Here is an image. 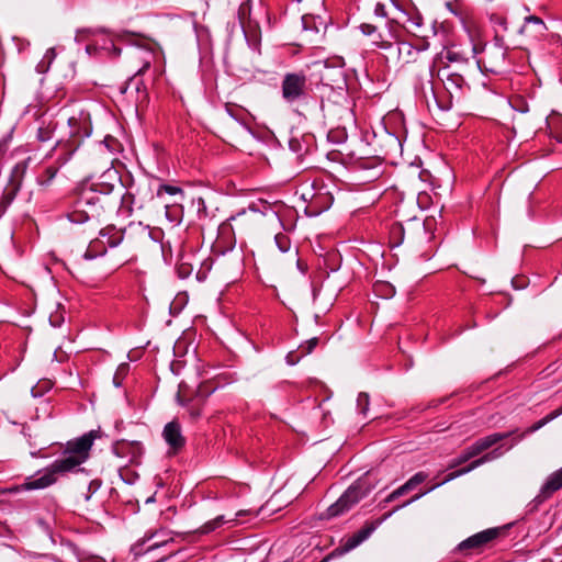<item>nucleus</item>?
<instances>
[{
  "label": "nucleus",
  "mask_w": 562,
  "mask_h": 562,
  "mask_svg": "<svg viewBox=\"0 0 562 562\" xmlns=\"http://www.w3.org/2000/svg\"><path fill=\"white\" fill-rule=\"evenodd\" d=\"M100 429L91 430L80 438L67 442L61 458L55 460L40 476H29L19 486L8 490L9 492L42 490L50 486L57 480L58 474H66L80 467L89 458V452L94 439L101 438Z\"/></svg>",
  "instance_id": "nucleus-1"
},
{
  "label": "nucleus",
  "mask_w": 562,
  "mask_h": 562,
  "mask_svg": "<svg viewBox=\"0 0 562 562\" xmlns=\"http://www.w3.org/2000/svg\"><path fill=\"white\" fill-rule=\"evenodd\" d=\"M477 67L484 72L502 74L508 67V48L504 38L496 35L493 43L485 44L480 50L472 46Z\"/></svg>",
  "instance_id": "nucleus-2"
},
{
  "label": "nucleus",
  "mask_w": 562,
  "mask_h": 562,
  "mask_svg": "<svg viewBox=\"0 0 562 562\" xmlns=\"http://www.w3.org/2000/svg\"><path fill=\"white\" fill-rule=\"evenodd\" d=\"M123 165L116 158L111 160V167H108V195L114 193L112 198L115 204L119 203L117 215L127 218L133 212L135 199L131 193L125 192L120 168Z\"/></svg>",
  "instance_id": "nucleus-3"
},
{
  "label": "nucleus",
  "mask_w": 562,
  "mask_h": 562,
  "mask_svg": "<svg viewBox=\"0 0 562 562\" xmlns=\"http://www.w3.org/2000/svg\"><path fill=\"white\" fill-rule=\"evenodd\" d=\"M374 487L369 473L359 477L326 512L327 518L340 516L364 498Z\"/></svg>",
  "instance_id": "nucleus-4"
},
{
  "label": "nucleus",
  "mask_w": 562,
  "mask_h": 562,
  "mask_svg": "<svg viewBox=\"0 0 562 562\" xmlns=\"http://www.w3.org/2000/svg\"><path fill=\"white\" fill-rule=\"evenodd\" d=\"M432 220L422 222L417 218L409 220L405 225L396 223L392 226L391 235L393 239L400 237L397 244L405 240L411 244L429 241L432 238Z\"/></svg>",
  "instance_id": "nucleus-5"
},
{
  "label": "nucleus",
  "mask_w": 562,
  "mask_h": 562,
  "mask_svg": "<svg viewBox=\"0 0 562 562\" xmlns=\"http://www.w3.org/2000/svg\"><path fill=\"white\" fill-rule=\"evenodd\" d=\"M283 100L289 103H299L307 98L308 80L303 71L286 72L281 82Z\"/></svg>",
  "instance_id": "nucleus-6"
},
{
  "label": "nucleus",
  "mask_w": 562,
  "mask_h": 562,
  "mask_svg": "<svg viewBox=\"0 0 562 562\" xmlns=\"http://www.w3.org/2000/svg\"><path fill=\"white\" fill-rule=\"evenodd\" d=\"M213 391L214 389H211L209 385L201 384L193 395L187 396L183 392H179L177 398L179 404L188 408L190 416L196 419L201 416L205 400Z\"/></svg>",
  "instance_id": "nucleus-7"
},
{
  "label": "nucleus",
  "mask_w": 562,
  "mask_h": 562,
  "mask_svg": "<svg viewBox=\"0 0 562 562\" xmlns=\"http://www.w3.org/2000/svg\"><path fill=\"white\" fill-rule=\"evenodd\" d=\"M501 529L490 528L480 531L459 543L458 550L465 552H477L483 550L490 542L498 537Z\"/></svg>",
  "instance_id": "nucleus-8"
},
{
  "label": "nucleus",
  "mask_w": 562,
  "mask_h": 562,
  "mask_svg": "<svg viewBox=\"0 0 562 562\" xmlns=\"http://www.w3.org/2000/svg\"><path fill=\"white\" fill-rule=\"evenodd\" d=\"M133 44V34L126 31H108V58L120 56L124 47Z\"/></svg>",
  "instance_id": "nucleus-9"
},
{
  "label": "nucleus",
  "mask_w": 562,
  "mask_h": 562,
  "mask_svg": "<svg viewBox=\"0 0 562 562\" xmlns=\"http://www.w3.org/2000/svg\"><path fill=\"white\" fill-rule=\"evenodd\" d=\"M441 80L447 89V91L453 95L454 93L461 94L464 89H469V85L467 83L464 77L453 71L449 66L443 67L441 70Z\"/></svg>",
  "instance_id": "nucleus-10"
},
{
  "label": "nucleus",
  "mask_w": 562,
  "mask_h": 562,
  "mask_svg": "<svg viewBox=\"0 0 562 562\" xmlns=\"http://www.w3.org/2000/svg\"><path fill=\"white\" fill-rule=\"evenodd\" d=\"M112 452L117 458L134 461L142 453V443L136 440H116L112 446Z\"/></svg>",
  "instance_id": "nucleus-11"
},
{
  "label": "nucleus",
  "mask_w": 562,
  "mask_h": 562,
  "mask_svg": "<svg viewBox=\"0 0 562 562\" xmlns=\"http://www.w3.org/2000/svg\"><path fill=\"white\" fill-rule=\"evenodd\" d=\"M162 436L172 452H178L186 445V438L182 435L181 426L176 420H172L165 426Z\"/></svg>",
  "instance_id": "nucleus-12"
},
{
  "label": "nucleus",
  "mask_w": 562,
  "mask_h": 562,
  "mask_svg": "<svg viewBox=\"0 0 562 562\" xmlns=\"http://www.w3.org/2000/svg\"><path fill=\"white\" fill-rule=\"evenodd\" d=\"M562 488V468L552 473L542 485L533 502L539 505L550 498L557 491Z\"/></svg>",
  "instance_id": "nucleus-13"
},
{
  "label": "nucleus",
  "mask_w": 562,
  "mask_h": 562,
  "mask_svg": "<svg viewBox=\"0 0 562 562\" xmlns=\"http://www.w3.org/2000/svg\"><path fill=\"white\" fill-rule=\"evenodd\" d=\"M501 454H502L501 448H496L493 451L485 453L483 457L472 461L468 467L449 473L447 475V477L443 480V483L454 480L463 474H467V473L471 472L472 470L476 469L477 467L484 464L485 462L496 459Z\"/></svg>",
  "instance_id": "nucleus-14"
},
{
  "label": "nucleus",
  "mask_w": 562,
  "mask_h": 562,
  "mask_svg": "<svg viewBox=\"0 0 562 562\" xmlns=\"http://www.w3.org/2000/svg\"><path fill=\"white\" fill-rule=\"evenodd\" d=\"M428 477V474L425 472L415 473L406 483L401 485L398 488L393 491L386 498V503H391L396 498L407 494L408 492L416 488L419 484L424 483Z\"/></svg>",
  "instance_id": "nucleus-15"
},
{
  "label": "nucleus",
  "mask_w": 562,
  "mask_h": 562,
  "mask_svg": "<svg viewBox=\"0 0 562 562\" xmlns=\"http://www.w3.org/2000/svg\"><path fill=\"white\" fill-rule=\"evenodd\" d=\"M104 192L105 187L103 183H87L82 189L80 203H85L93 207L97 203L101 202L100 195H102Z\"/></svg>",
  "instance_id": "nucleus-16"
},
{
  "label": "nucleus",
  "mask_w": 562,
  "mask_h": 562,
  "mask_svg": "<svg viewBox=\"0 0 562 562\" xmlns=\"http://www.w3.org/2000/svg\"><path fill=\"white\" fill-rule=\"evenodd\" d=\"M130 370H131L130 363L122 362L117 366V368L114 372L113 379H112L113 386L122 390V396L126 403H128V398H127V390H126V385H125L124 381L128 376Z\"/></svg>",
  "instance_id": "nucleus-17"
},
{
  "label": "nucleus",
  "mask_w": 562,
  "mask_h": 562,
  "mask_svg": "<svg viewBox=\"0 0 562 562\" xmlns=\"http://www.w3.org/2000/svg\"><path fill=\"white\" fill-rule=\"evenodd\" d=\"M375 530L374 524L366 525L363 528L353 533L350 538L345 542V550L349 551L358 547L364 540H367L371 533Z\"/></svg>",
  "instance_id": "nucleus-18"
},
{
  "label": "nucleus",
  "mask_w": 562,
  "mask_h": 562,
  "mask_svg": "<svg viewBox=\"0 0 562 562\" xmlns=\"http://www.w3.org/2000/svg\"><path fill=\"white\" fill-rule=\"evenodd\" d=\"M513 434H514V431L494 432V434H491L488 436L477 439L476 442L483 452V451L487 450L488 448L493 447L494 445L501 442L502 440L509 438Z\"/></svg>",
  "instance_id": "nucleus-19"
},
{
  "label": "nucleus",
  "mask_w": 562,
  "mask_h": 562,
  "mask_svg": "<svg viewBox=\"0 0 562 562\" xmlns=\"http://www.w3.org/2000/svg\"><path fill=\"white\" fill-rule=\"evenodd\" d=\"M531 25L535 27L536 35H543L547 31V26L540 18L536 15H529L525 18V23L520 29V33L527 34Z\"/></svg>",
  "instance_id": "nucleus-20"
},
{
  "label": "nucleus",
  "mask_w": 562,
  "mask_h": 562,
  "mask_svg": "<svg viewBox=\"0 0 562 562\" xmlns=\"http://www.w3.org/2000/svg\"><path fill=\"white\" fill-rule=\"evenodd\" d=\"M236 518L231 519L229 521H235ZM228 520H225V517L223 515H220L215 517L214 519L206 521L204 525H202L195 532L199 535H209L220 527H222L225 522Z\"/></svg>",
  "instance_id": "nucleus-21"
},
{
  "label": "nucleus",
  "mask_w": 562,
  "mask_h": 562,
  "mask_svg": "<svg viewBox=\"0 0 562 562\" xmlns=\"http://www.w3.org/2000/svg\"><path fill=\"white\" fill-rule=\"evenodd\" d=\"M105 254V245L100 238H95L90 241L86 252V259H94L97 257L103 256Z\"/></svg>",
  "instance_id": "nucleus-22"
},
{
  "label": "nucleus",
  "mask_w": 562,
  "mask_h": 562,
  "mask_svg": "<svg viewBox=\"0 0 562 562\" xmlns=\"http://www.w3.org/2000/svg\"><path fill=\"white\" fill-rule=\"evenodd\" d=\"M165 215L171 225L179 224L182 217V209L178 204H164Z\"/></svg>",
  "instance_id": "nucleus-23"
},
{
  "label": "nucleus",
  "mask_w": 562,
  "mask_h": 562,
  "mask_svg": "<svg viewBox=\"0 0 562 562\" xmlns=\"http://www.w3.org/2000/svg\"><path fill=\"white\" fill-rule=\"evenodd\" d=\"M108 248H114L123 240V229H116L114 224L108 225Z\"/></svg>",
  "instance_id": "nucleus-24"
},
{
  "label": "nucleus",
  "mask_w": 562,
  "mask_h": 562,
  "mask_svg": "<svg viewBox=\"0 0 562 562\" xmlns=\"http://www.w3.org/2000/svg\"><path fill=\"white\" fill-rule=\"evenodd\" d=\"M16 192H18V188H15V187L4 190V192L0 199V217L7 212L8 207L15 199Z\"/></svg>",
  "instance_id": "nucleus-25"
},
{
  "label": "nucleus",
  "mask_w": 562,
  "mask_h": 562,
  "mask_svg": "<svg viewBox=\"0 0 562 562\" xmlns=\"http://www.w3.org/2000/svg\"><path fill=\"white\" fill-rule=\"evenodd\" d=\"M87 119H88V115L85 114V113H81L79 119H77L75 116H70L68 119V124H69V126L72 130L71 131V135L72 136L88 137L90 135V131H88V127H85L82 133H81V131L79 128H77L78 122L79 121H85L86 122Z\"/></svg>",
  "instance_id": "nucleus-26"
},
{
  "label": "nucleus",
  "mask_w": 562,
  "mask_h": 562,
  "mask_svg": "<svg viewBox=\"0 0 562 562\" xmlns=\"http://www.w3.org/2000/svg\"><path fill=\"white\" fill-rule=\"evenodd\" d=\"M443 58H446L450 63H459V64L468 63L467 54H464L461 50L456 49V46L447 48L445 52Z\"/></svg>",
  "instance_id": "nucleus-27"
},
{
  "label": "nucleus",
  "mask_w": 562,
  "mask_h": 562,
  "mask_svg": "<svg viewBox=\"0 0 562 562\" xmlns=\"http://www.w3.org/2000/svg\"><path fill=\"white\" fill-rule=\"evenodd\" d=\"M58 172V167L52 165L44 168L43 172L38 175L37 182L41 186H47L55 178Z\"/></svg>",
  "instance_id": "nucleus-28"
},
{
  "label": "nucleus",
  "mask_w": 562,
  "mask_h": 562,
  "mask_svg": "<svg viewBox=\"0 0 562 562\" xmlns=\"http://www.w3.org/2000/svg\"><path fill=\"white\" fill-rule=\"evenodd\" d=\"M108 260L111 261L114 269L122 267L124 263L131 260L130 252H125L123 255H119L116 251L109 252L108 251Z\"/></svg>",
  "instance_id": "nucleus-29"
},
{
  "label": "nucleus",
  "mask_w": 562,
  "mask_h": 562,
  "mask_svg": "<svg viewBox=\"0 0 562 562\" xmlns=\"http://www.w3.org/2000/svg\"><path fill=\"white\" fill-rule=\"evenodd\" d=\"M274 243L281 252H286L291 248V240L288 235L278 233L274 236Z\"/></svg>",
  "instance_id": "nucleus-30"
},
{
  "label": "nucleus",
  "mask_w": 562,
  "mask_h": 562,
  "mask_svg": "<svg viewBox=\"0 0 562 562\" xmlns=\"http://www.w3.org/2000/svg\"><path fill=\"white\" fill-rule=\"evenodd\" d=\"M164 193L176 195V194H183V191L179 187L170 186V184H161L157 189L156 198L160 199Z\"/></svg>",
  "instance_id": "nucleus-31"
},
{
  "label": "nucleus",
  "mask_w": 562,
  "mask_h": 562,
  "mask_svg": "<svg viewBox=\"0 0 562 562\" xmlns=\"http://www.w3.org/2000/svg\"><path fill=\"white\" fill-rule=\"evenodd\" d=\"M370 405V397L368 393L361 392L359 393L357 397V408L359 409V413L363 416L367 415V412L369 411Z\"/></svg>",
  "instance_id": "nucleus-32"
},
{
  "label": "nucleus",
  "mask_w": 562,
  "mask_h": 562,
  "mask_svg": "<svg viewBox=\"0 0 562 562\" xmlns=\"http://www.w3.org/2000/svg\"><path fill=\"white\" fill-rule=\"evenodd\" d=\"M404 15L406 16V20L403 21V24L406 25L407 29L414 30L423 25V18L418 13L414 15Z\"/></svg>",
  "instance_id": "nucleus-33"
},
{
  "label": "nucleus",
  "mask_w": 562,
  "mask_h": 562,
  "mask_svg": "<svg viewBox=\"0 0 562 562\" xmlns=\"http://www.w3.org/2000/svg\"><path fill=\"white\" fill-rule=\"evenodd\" d=\"M91 216H94V214H89L88 211H75L68 215L69 220L74 223H82L85 221H88Z\"/></svg>",
  "instance_id": "nucleus-34"
},
{
  "label": "nucleus",
  "mask_w": 562,
  "mask_h": 562,
  "mask_svg": "<svg viewBox=\"0 0 562 562\" xmlns=\"http://www.w3.org/2000/svg\"><path fill=\"white\" fill-rule=\"evenodd\" d=\"M318 344V338L314 337L308 339L305 344L300 346L302 355L311 353Z\"/></svg>",
  "instance_id": "nucleus-35"
},
{
  "label": "nucleus",
  "mask_w": 562,
  "mask_h": 562,
  "mask_svg": "<svg viewBox=\"0 0 562 562\" xmlns=\"http://www.w3.org/2000/svg\"><path fill=\"white\" fill-rule=\"evenodd\" d=\"M123 150V145L117 139L108 135V151L112 153H121Z\"/></svg>",
  "instance_id": "nucleus-36"
},
{
  "label": "nucleus",
  "mask_w": 562,
  "mask_h": 562,
  "mask_svg": "<svg viewBox=\"0 0 562 562\" xmlns=\"http://www.w3.org/2000/svg\"><path fill=\"white\" fill-rule=\"evenodd\" d=\"M177 272H178L179 278L186 279L191 274L192 266L189 263H180L177 267Z\"/></svg>",
  "instance_id": "nucleus-37"
},
{
  "label": "nucleus",
  "mask_w": 562,
  "mask_h": 562,
  "mask_svg": "<svg viewBox=\"0 0 562 562\" xmlns=\"http://www.w3.org/2000/svg\"><path fill=\"white\" fill-rule=\"evenodd\" d=\"M463 453L469 458V459H472L476 456H479L480 453H482V450L481 448L479 447L477 442L475 441L473 445H471L470 447H468Z\"/></svg>",
  "instance_id": "nucleus-38"
},
{
  "label": "nucleus",
  "mask_w": 562,
  "mask_h": 562,
  "mask_svg": "<svg viewBox=\"0 0 562 562\" xmlns=\"http://www.w3.org/2000/svg\"><path fill=\"white\" fill-rule=\"evenodd\" d=\"M211 269V265L203 262L202 268L196 272V279L202 282L206 280L207 271Z\"/></svg>",
  "instance_id": "nucleus-39"
},
{
  "label": "nucleus",
  "mask_w": 562,
  "mask_h": 562,
  "mask_svg": "<svg viewBox=\"0 0 562 562\" xmlns=\"http://www.w3.org/2000/svg\"><path fill=\"white\" fill-rule=\"evenodd\" d=\"M102 48H103L102 46H98L94 43H89L86 45V52L90 56L99 55Z\"/></svg>",
  "instance_id": "nucleus-40"
},
{
  "label": "nucleus",
  "mask_w": 562,
  "mask_h": 562,
  "mask_svg": "<svg viewBox=\"0 0 562 562\" xmlns=\"http://www.w3.org/2000/svg\"><path fill=\"white\" fill-rule=\"evenodd\" d=\"M360 30L364 35L371 36L376 32V26L369 23H362L360 25Z\"/></svg>",
  "instance_id": "nucleus-41"
},
{
  "label": "nucleus",
  "mask_w": 562,
  "mask_h": 562,
  "mask_svg": "<svg viewBox=\"0 0 562 562\" xmlns=\"http://www.w3.org/2000/svg\"><path fill=\"white\" fill-rule=\"evenodd\" d=\"M374 14L380 18H387V11L383 3L378 2L374 8Z\"/></svg>",
  "instance_id": "nucleus-42"
},
{
  "label": "nucleus",
  "mask_w": 562,
  "mask_h": 562,
  "mask_svg": "<svg viewBox=\"0 0 562 562\" xmlns=\"http://www.w3.org/2000/svg\"><path fill=\"white\" fill-rule=\"evenodd\" d=\"M470 459L462 452L457 459H453L450 464H449V468L450 469H453L462 463H465L467 461H469Z\"/></svg>",
  "instance_id": "nucleus-43"
},
{
  "label": "nucleus",
  "mask_w": 562,
  "mask_h": 562,
  "mask_svg": "<svg viewBox=\"0 0 562 562\" xmlns=\"http://www.w3.org/2000/svg\"><path fill=\"white\" fill-rule=\"evenodd\" d=\"M548 422L546 420V418L543 417L542 419L538 420L537 423H535L528 430L527 432L528 434H531V432H535L537 430H539L540 428H542L544 425H547Z\"/></svg>",
  "instance_id": "nucleus-44"
},
{
  "label": "nucleus",
  "mask_w": 562,
  "mask_h": 562,
  "mask_svg": "<svg viewBox=\"0 0 562 562\" xmlns=\"http://www.w3.org/2000/svg\"><path fill=\"white\" fill-rule=\"evenodd\" d=\"M373 43L380 47V48H383V49H387L392 46V43L389 42V41H384L381 38V35H379V40H374Z\"/></svg>",
  "instance_id": "nucleus-45"
},
{
  "label": "nucleus",
  "mask_w": 562,
  "mask_h": 562,
  "mask_svg": "<svg viewBox=\"0 0 562 562\" xmlns=\"http://www.w3.org/2000/svg\"><path fill=\"white\" fill-rule=\"evenodd\" d=\"M560 415H562V406L559 407L558 409L551 412L550 414H548L544 418L549 423V422L553 420L554 418L559 417Z\"/></svg>",
  "instance_id": "nucleus-46"
},
{
  "label": "nucleus",
  "mask_w": 562,
  "mask_h": 562,
  "mask_svg": "<svg viewBox=\"0 0 562 562\" xmlns=\"http://www.w3.org/2000/svg\"><path fill=\"white\" fill-rule=\"evenodd\" d=\"M426 493H427V492H423V493H420V494H417V495L413 496L411 499H408V501H407V502H405L404 504H402V505L397 506V507L395 508V510H397V509H400V508H403V507H405V506H407V505L412 504L413 502L417 501L418 498H420V497H422L423 495H425Z\"/></svg>",
  "instance_id": "nucleus-47"
},
{
  "label": "nucleus",
  "mask_w": 562,
  "mask_h": 562,
  "mask_svg": "<svg viewBox=\"0 0 562 562\" xmlns=\"http://www.w3.org/2000/svg\"><path fill=\"white\" fill-rule=\"evenodd\" d=\"M37 137L41 142H46L49 139V132L43 130V128H40L38 130V134H37Z\"/></svg>",
  "instance_id": "nucleus-48"
},
{
  "label": "nucleus",
  "mask_w": 562,
  "mask_h": 562,
  "mask_svg": "<svg viewBox=\"0 0 562 562\" xmlns=\"http://www.w3.org/2000/svg\"><path fill=\"white\" fill-rule=\"evenodd\" d=\"M150 68V60L144 59L143 66L137 70L136 75H143Z\"/></svg>",
  "instance_id": "nucleus-49"
},
{
  "label": "nucleus",
  "mask_w": 562,
  "mask_h": 562,
  "mask_svg": "<svg viewBox=\"0 0 562 562\" xmlns=\"http://www.w3.org/2000/svg\"><path fill=\"white\" fill-rule=\"evenodd\" d=\"M311 22H313V18L306 16V15H304L302 18V23H303L304 30H308V23H311Z\"/></svg>",
  "instance_id": "nucleus-50"
},
{
  "label": "nucleus",
  "mask_w": 562,
  "mask_h": 562,
  "mask_svg": "<svg viewBox=\"0 0 562 562\" xmlns=\"http://www.w3.org/2000/svg\"><path fill=\"white\" fill-rule=\"evenodd\" d=\"M246 216H247V212L243 211V212H239L236 216H234L233 221L241 222Z\"/></svg>",
  "instance_id": "nucleus-51"
},
{
  "label": "nucleus",
  "mask_w": 562,
  "mask_h": 562,
  "mask_svg": "<svg viewBox=\"0 0 562 562\" xmlns=\"http://www.w3.org/2000/svg\"><path fill=\"white\" fill-rule=\"evenodd\" d=\"M403 49H406L407 53H411L412 46L407 43H402L398 47L400 53H402Z\"/></svg>",
  "instance_id": "nucleus-52"
},
{
  "label": "nucleus",
  "mask_w": 562,
  "mask_h": 562,
  "mask_svg": "<svg viewBox=\"0 0 562 562\" xmlns=\"http://www.w3.org/2000/svg\"><path fill=\"white\" fill-rule=\"evenodd\" d=\"M168 541H162V542H157V543H154L151 546L148 547L147 551H151V550H155L157 548H159L160 546L167 543Z\"/></svg>",
  "instance_id": "nucleus-53"
},
{
  "label": "nucleus",
  "mask_w": 562,
  "mask_h": 562,
  "mask_svg": "<svg viewBox=\"0 0 562 562\" xmlns=\"http://www.w3.org/2000/svg\"><path fill=\"white\" fill-rule=\"evenodd\" d=\"M156 532H151V533H147L143 540V543H145L146 541L153 539L155 537Z\"/></svg>",
  "instance_id": "nucleus-54"
},
{
  "label": "nucleus",
  "mask_w": 562,
  "mask_h": 562,
  "mask_svg": "<svg viewBox=\"0 0 562 562\" xmlns=\"http://www.w3.org/2000/svg\"><path fill=\"white\" fill-rule=\"evenodd\" d=\"M246 9H247V8H246V5H244V4L239 8V16H240V18H241V14H245Z\"/></svg>",
  "instance_id": "nucleus-55"
},
{
  "label": "nucleus",
  "mask_w": 562,
  "mask_h": 562,
  "mask_svg": "<svg viewBox=\"0 0 562 562\" xmlns=\"http://www.w3.org/2000/svg\"><path fill=\"white\" fill-rule=\"evenodd\" d=\"M121 425H122V422H120V423H119V422H117V423H115V428H116V429H119V428L121 427Z\"/></svg>",
  "instance_id": "nucleus-56"
},
{
  "label": "nucleus",
  "mask_w": 562,
  "mask_h": 562,
  "mask_svg": "<svg viewBox=\"0 0 562 562\" xmlns=\"http://www.w3.org/2000/svg\"><path fill=\"white\" fill-rule=\"evenodd\" d=\"M104 235H105L104 229H101L100 231V236H104Z\"/></svg>",
  "instance_id": "nucleus-57"
},
{
  "label": "nucleus",
  "mask_w": 562,
  "mask_h": 562,
  "mask_svg": "<svg viewBox=\"0 0 562 562\" xmlns=\"http://www.w3.org/2000/svg\"><path fill=\"white\" fill-rule=\"evenodd\" d=\"M150 199L154 200V194L149 191Z\"/></svg>",
  "instance_id": "nucleus-58"
},
{
  "label": "nucleus",
  "mask_w": 562,
  "mask_h": 562,
  "mask_svg": "<svg viewBox=\"0 0 562 562\" xmlns=\"http://www.w3.org/2000/svg\"><path fill=\"white\" fill-rule=\"evenodd\" d=\"M241 514V512L236 513V517L240 516Z\"/></svg>",
  "instance_id": "nucleus-59"
}]
</instances>
